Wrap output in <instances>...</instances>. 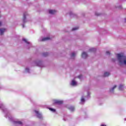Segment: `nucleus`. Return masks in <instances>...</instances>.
I'll return each mask as SVG.
<instances>
[{"mask_svg": "<svg viewBox=\"0 0 126 126\" xmlns=\"http://www.w3.org/2000/svg\"><path fill=\"white\" fill-rule=\"evenodd\" d=\"M76 55H77V53H76L75 52H73V53H72L70 55L71 59H74Z\"/></svg>", "mask_w": 126, "mask_h": 126, "instance_id": "obj_14", "label": "nucleus"}, {"mask_svg": "<svg viewBox=\"0 0 126 126\" xmlns=\"http://www.w3.org/2000/svg\"><path fill=\"white\" fill-rule=\"evenodd\" d=\"M116 7H119V8H122V6H116Z\"/></svg>", "mask_w": 126, "mask_h": 126, "instance_id": "obj_30", "label": "nucleus"}, {"mask_svg": "<svg viewBox=\"0 0 126 126\" xmlns=\"http://www.w3.org/2000/svg\"><path fill=\"white\" fill-rule=\"evenodd\" d=\"M27 15H28V12H24V15H23V23H26V22H27Z\"/></svg>", "mask_w": 126, "mask_h": 126, "instance_id": "obj_6", "label": "nucleus"}, {"mask_svg": "<svg viewBox=\"0 0 126 126\" xmlns=\"http://www.w3.org/2000/svg\"><path fill=\"white\" fill-rule=\"evenodd\" d=\"M124 88H125V85L123 84H121L120 85H119V89L120 90V91H123Z\"/></svg>", "mask_w": 126, "mask_h": 126, "instance_id": "obj_10", "label": "nucleus"}, {"mask_svg": "<svg viewBox=\"0 0 126 126\" xmlns=\"http://www.w3.org/2000/svg\"><path fill=\"white\" fill-rule=\"evenodd\" d=\"M90 94H91L89 92H88L87 97H90Z\"/></svg>", "mask_w": 126, "mask_h": 126, "instance_id": "obj_27", "label": "nucleus"}, {"mask_svg": "<svg viewBox=\"0 0 126 126\" xmlns=\"http://www.w3.org/2000/svg\"><path fill=\"white\" fill-rule=\"evenodd\" d=\"M100 126H107L105 124H101Z\"/></svg>", "mask_w": 126, "mask_h": 126, "instance_id": "obj_31", "label": "nucleus"}, {"mask_svg": "<svg viewBox=\"0 0 126 126\" xmlns=\"http://www.w3.org/2000/svg\"><path fill=\"white\" fill-rule=\"evenodd\" d=\"M96 51V49L94 48H92L91 49H90V52H94Z\"/></svg>", "mask_w": 126, "mask_h": 126, "instance_id": "obj_20", "label": "nucleus"}, {"mask_svg": "<svg viewBox=\"0 0 126 126\" xmlns=\"http://www.w3.org/2000/svg\"><path fill=\"white\" fill-rule=\"evenodd\" d=\"M5 28H0V35H3L4 32H5Z\"/></svg>", "mask_w": 126, "mask_h": 126, "instance_id": "obj_11", "label": "nucleus"}, {"mask_svg": "<svg viewBox=\"0 0 126 126\" xmlns=\"http://www.w3.org/2000/svg\"><path fill=\"white\" fill-rule=\"evenodd\" d=\"M3 89V86L1 85V84L0 83V90H1Z\"/></svg>", "mask_w": 126, "mask_h": 126, "instance_id": "obj_26", "label": "nucleus"}, {"mask_svg": "<svg viewBox=\"0 0 126 126\" xmlns=\"http://www.w3.org/2000/svg\"><path fill=\"white\" fill-rule=\"evenodd\" d=\"M69 15L71 16H72V15H73V12H72V11H70L69 12Z\"/></svg>", "mask_w": 126, "mask_h": 126, "instance_id": "obj_25", "label": "nucleus"}, {"mask_svg": "<svg viewBox=\"0 0 126 126\" xmlns=\"http://www.w3.org/2000/svg\"><path fill=\"white\" fill-rule=\"evenodd\" d=\"M34 63L37 66H40V67L43 66V63L41 61H36V62H34Z\"/></svg>", "mask_w": 126, "mask_h": 126, "instance_id": "obj_5", "label": "nucleus"}, {"mask_svg": "<svg viewBox=\"0 0 126 126\" xmlns=\"http://www.w3.org/2000/svg\"><path fill=\"white\" fill-rule=\"evenodd\" d=\"M78 29H79V27H74L72 28V31H74L75 30H77Z\"/></svg>", "mask_w": 126, "mask_h": 126, "instance_id": "obj_22", "label": "nucleus"}, {"mask_svg": "<svg viewBox=\"0 0 126 126\" xmlns=\"http://www.w3.org/2000/svg\"><path fill=\"white\" fill-rule=\"evenodd\" d=\"M110 74V72L106 71V72H104L103 76L104 77H107L108 76H109Z\"/></svg>", "mask_w": 126, "mask_h": 126, "instance_id": "obj_19", "label": "nucleus"}, {"mask_svg": "<svg viewBox=\"0 0 126 126\" xmlns=\"http://www.w3.org/2000/svg\"><path fill=\"white\" fill-rule=\"evenodd\" d=\"M23 27H24V24H22Z\"/></svg>", "mask_w": 126, "mask_h": 126, "instance_id": "obj_34", "label": "nucleus"}, {"mask_svg": "<svg viewBox=\"0 0 126 126\" xmlns=\"http://www.w3.org/2000/svg\"><path fill=\"white\" fill-rule=\"evenodd\" d=\"M78 83L76 82V81H75V80H72L70 83L71 86H73L74 87L77 86Z\"/></svg>", "mask_w": 126, "mask_h": 126, "instance_id": "obj_7", "label": "nucleus"}, {"mask_svg": "<svg viewBox=\"0 0 126 126\" xmlns=\"http://www.w3.org/2000/svg\"><path fill=\"white\" fill-rule=\"evenodd\" d=\"M49 13H51V14H55V13H56V12H57V11L55 9H49Z\"/></svg>", "mask_w": 126, "mask_h": 126, "instance_id": "obj_15", "label": "nucleus"}, {"mask_svg": "<svg viewBox=\"0 0 126 126\" xmlns=\"http://www.w3.org/2000/svg\"><path fill=\"white\" fill-rule=\"evenodd\" d=\"M35 116L39 118V119H43L42 114L38 110H34Z\"/></svg>", "mask_w": 126, "mask_h": 126, "instance_id": "obj_3", "label": "nucleus"}, {"mask_svg": "<svg viewBox=\"0 0 126 126\" xmlns=\"http://www.w3.org/2000/svg\"><path fill=\"white\" fill-rule=\"evenodd\" d=\"M1 21H0V26H1Z\"/></svg>", "mask_w": 126, "mask_h": 126, "instance_id": "obj_33", "label": "nucleus"}, {"mask_svg": "<svg viewBox=\"0 0 126 126\" xmlns=\"http://www.w3.org/2000/svg\"><path fill=\"white\" fill-rule=\"evenodd\" d=\"M0 109L2 110L4 114V116L8 120L12 122L13 126H22L23 123L19 120H15L14 117L12 116L10 111L5 107L2 101L0 100Z\"/></svg>", "mask_w": 126, "mask_h": 126, "instance_id": "obj_1", "label": "nucleus"}, {"mask_svg": "<svg viewBox=\"0 0 126 126\" xmlns=\"http://www.w3.org/2000/svg\"><path fill=\"white\" fill-rule=\"evenodd\" d=\"M117 58L120 65H126V57L122 54L117 55Z\"/></svg>", "mask_w": 126, "mask_h": 126, "instance_id": "obj_2", "label": "nucleus"}, {"mask_svg": "<svg viewBox=\"0 0 126 126\" xmlns=\"http://www.w3.org/2000/svg\"><path fill=\"white\" fill-rule=\"evenodd\" d=\"M85 101H86L85 96H84V95H83L81 97L80 103H82V104H83L84 103H85Z\"/></svg>", "mask_w": 126, "mask_h": 126, "instance_id": "obj_8", "label": "nucleus"}, {"mask_svg": "<svg viewBox=\"0 0 126 126\" xmlns=\"http://www.w3.org/2000/svg\"><path fill=\"white\" fill-rule=\"evenodd\" d=\"M124 22H126V18H125V19H124Z\"/></svg>", "mask_w": 126, "mask_h": 126, "instance_id": "obj_32", "label": "nucleus"}, {"mask_svg": "<svg viewBox=\"0 0 126 126\" xmlns=\"http://www.w3.org/2000/svg\"><path fill=\"white\" fill-rule=\"evenodd\" d=\"M63 120H65V118L63 119Z\"/></svg>", "mask_w": 126, "mask_h": 126, "instance_id": "obj_36", "label": "nucleus"}, {"mask_svg": "<svg viewBox=\"0 0 126 126\" xmlns=\"http://www.w3.org/2000/svg\"><path fill=\"white\" fill-rule=\"evenodd\" d=\"M87 57H88L87 53H86L85 52H84L83 53H82V58H83V59H86V58H87Z\"/></svg>", "mask_w": 126, "mask_h": 126, "instance_id": "obj_12", "label": "nucleus"}, {"mask_svg": "<svg viewBox=\"0 0 126 126\" xmlns=\"http://www.w3.org/2000/svg\"><path fill=\"white\" fill-rule=\"evenodd\" d=\"M95 15H100V13L98 12H95Z\"/></svg>", "mask_w": 126, "mask_h": 126, "instance_id": "obj_29", "label": "nucleus"}, {"mask_svg": "<svg viewBox=\"0 0 126 126\" xmlns=\"http://www.w3.org/2000/svg\"><path fill=\"white\" fill-rule=\"evenodd\" d=\"M106 55H107V56H110V55H111V54L109 51H107L106 52Z\"/></svg>", "mask_w": 126, "mask_h": 126, "instance_id": "obj_24", "label": "nucleus"}, {"mask_svg": "<svg viewBox=\"0 0 126 126\" xmlns=\"http://www.w3.org/2000/svg\"><path fill=\"white\" fill-rule=\"evenodd\" d=\"M82 77V75H79V76H78V78H79V79H81Z\"/></svg>", "mask_w": 126, "mask_h": 126, "instance_id": "obj_28", "label": "nucleus"}, {"mask_svg": "<svg viewBox=\"0 0 126 126\" xmlns=\"http://www.w3.org/2000/svg\"><path fill=\"white\" fill-rule=\"evenodd\" d=\"M49 110L52 111V112H56V109H54V108H49Z\"/></svg>", "mask_w": 126, "mask_h": 126, "instance_id": "obj_23", "label": "nucleus"}, {"mask_svg": "<svg viewBox=\"0 0 126 126\" xmlns=\"http://www.w3.org/2000/svg\"><path fill=\"white\" fill-rule=\"evenodd\" d=\"M31 70L29 67H26L25 70V73H30Z\"/></svg>", "mask_w": 126, "mask_h": 126, "instance_id": "obj_17", "label": "nucleus"}, {"mask_svg": "<svg viewBox=\"0 0 126 126\" xmlns=\"http://www.w3.org/2000/svg\"><path fill=\"white\" fill-rule=\"evenodd\" d=\"M117 88V85H115L112 88H110L109 91L110 93H114V90Z\"/></svg>", "mask_w": 126, "mask_h": 126, "instance_id": "obj_9", "label": "nucleus"}, {"mask_svg": "<svg viewBox=\"0 0 126 126\" xmlns=\"http://www.w3.org/2000/svg\"><path fill=\"white\" fill-rule=\"evenodd\" d=\"M63 103V100H60L59 99H53V104H62Z\"/></svg>", "mask_w": 126, "mask_h": 126, "instance_id": "obj_4", "label": "nucleus"}, {"mask_svg": "<svg viewBox=\"0 0 126 126\" xmlns=\"http://www.w3.org/2000/svg\"><path fill=\"white\" fill-rule=\"evenodd\" d=\"M112 61H113V62H115L116 60H112Z\"/></svg>", "mask_w": 126, "mask_h": 126, "instance_id": "obj_35", "label": "nucleus"}, {"mask_svg": "<svg viewBox=\"0 0 126 126\" xmlns=\"http://www.w3.org/2000/svg\"><path fill=\"white\" fill-rule=\"evenodd\" d=\"M23 41H24V42H25V43H26L27 44H28V45H29L30 46H32V43H30V42H29L27 39L25 38H23Z\"/></svg>", "mask_w": 126, "mask_h": 126, "instance_id": "obj_13", "label": "nucleus"}, {"mask_svg": "<svg viewBox=\"0 0 126 126\" xmlns=\"http://www.w3.org/2000/svg\"><path fill=\"white\" fill-rule=\"evenodd\" d=\"M50 38L49 37H45L44 38H42V39L40 41H47L48 40H50Z\"/></svg>", "mask_w": 126, "mask_h": 126, "instance_id": "obj_18", "label": "nucleus"}, {"mask_svg": "<svg viewBox=\"0 0 126 126\" xmlns=\"http://www.w3.org/2000/svg\"><path fill=\"white\" fill-rule=\"evenodd\" d=\"M68 108L72 112L75 111V107H74V106H69V107H68Z\"/></svg>", "mask_w": 126, "mask_h": 126, "instance_id": "obj_16", "label": "nucleus"}, {"mask_svg": "<svg viewBox=\"0 0 126 126\" xmlns=\"http://www.w3.org/2000/svg\"><path fill=\"white\" fill-rule=\"evenodd\" d=\"M49 54L48 53H43V57H47L48 56Z\"/></svg>", "mask_w": 126, "mask_h": 126, "instance_id": "obj_21", "label": "nucleus"}]
</instances>
